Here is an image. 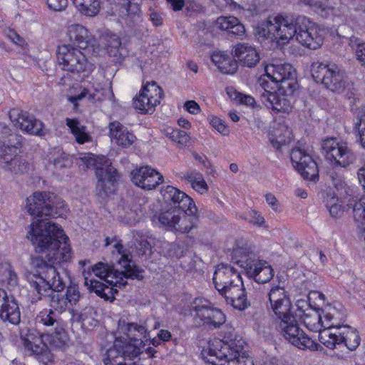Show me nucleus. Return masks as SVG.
<instances>
[{
	"label": "nucleus",
	"mask_w": 365,
	"mask_h": 365,
	"mask_svg": "<svg viewBox=\"0 0 365 365\" xmlns=\"http://www.w3.org/2000/svg\"><path fill=\"white\" fill-rule=\"evenodd\" d=\"M266 202L268 203V205L272 207V209L274 211H278L279 210V203L275 197L274 195H273L271 193H268L265 195Z\"/></svg>",
	"instance_id": "nucleus-64"
},
{
	"label": "nucleus",
	"mask_w": 365,
	"mask_h": 365,
	"mask_svg": "<svg viewBox=\"0 0 365 365\" xmlns=\"http://www.w3.org/2000/svg\"><path fill=\"white\" fill-rule=\"evenodd\" d=\"M183 179L190 182L192 187L200 194L205 193L208 190V186L202 175L195 170L185 173Z\"/></svg>",
	"instance_id": "nucleus-41"
},
{
	"label": "nucleus",
	"mask_w": 365,
	"mask_h": 365,
	"mask_svg": "<svg viewBox=\"0 0 365 365\" xmlns=\"http://www.w3.org/2000/svg\"><path fill=\"white\" fill-rule=\"evenodd\" d=\"M121 347V339H116L113 345L106 351L103 356V361L105 365H126L124 363Z\"/></svg>",
	"instance_id": "nucleus-38"
},
{
	"label": "nucleus",
	"mask_w": 365,
	"mask_h": 365,
	"mask_svg": "<svg viewBox=\"0 0 365 365\" xmlns=\"http://www.w3.org/2000/svg\"><path fill=\"white\" fill-rule=\"evenodd\" d=\"M275 41L279 44H285L294 37L296 38L298 29L297 28V17L292 19L276 16Z\"/></svg>",
	"instance_id": "nucleus-27"
},
{
	"label": "nucleus",
	"mask_w": 365,
	"mask_h": 365,
	"mask_svg": "<svg viewBox=\"0 0 365 365\" xmlns=\"http://www.w3.org/2000/svg\"><path fill=\"white\" fill-rule=\"evenodd\" d=\"M290 158L294 168L304 179L314 182L319 180L317 163L305 150L294 148L291 151Z\"/></svg>",
	"instance_id": "nucleus-19"
},
{
	"label": "nucleus",
	"mask_w": 365,
	"mask_h": 365,
	"mask_svg": "<svg viewBox=\"0 0 365 365\" xmlns=\"http://www.w3.org/2000/svg\"><path fill=\"white\" fill-rule=\"evenodd\" d=\"M220 294L225 297L227 304H230L234 308L240 311L246 309L250 305L242 279L239 283L233 284Z\"/></svg>",
	"instance_id": "nucleus-25"
},
{
	"label": "nucleus",
	"mask_w": 365,
	"mask_h": 365,
	"mask_svg": "<svg viewBox=\"0 0 365 365\" xmlns=\"http://www.w3.org/2000/svg\"><path fill=\"white\" fill-rule=\"evenodd\" d=\"M132 182L144 190H152L162 183L163 176L150 166H142L131 172Z\"/></svg>",
	"instance_id": "nucleus-23"
},
{
	"label": "nucleus",
	"mask_w": 365,
	"mask_h": 365,
	"mask_svg": "<svg viewBox=\"0 0 365 365\" xmlns=\"http://www.w3.org/2000/svg\"><path fill=\"white\" fill-rule=\"evenodd\" d=\"M137 249L139 250V255H145L151 249L150 244L146 240H142L138 242Z\"/></svg>",
	"instance_id": "nucleus-63"
},
{
	"label": "nucleus",
	"mask_w": 365,
	"mask_h": 365,
	"mask_svg": "<svg viewBox=\"0 0 365 365\" xmlns=\"http://www.w3.org/2000/svg\"><path fill=\"white\" fill-rule=\"evenodd\" d=\"M23 344L31 354L36 356L38 360L46 364L51 360V353L47 345L43 342L42 336L34 333H28L22 337Z\"/></svg>",
	"instance_id": "nucleus-26"
},
{
	"label": "nucleus",
	"mask_w": 365,
	"mask_h": 365,
	"mask_svg": "<svg viewBox=\"0 0 365 365\" xmlns=\"http://www.w3.org/2000/svg\"><path fill=\"white\" fill-rule=\"evenodd\" d=\"M9 118L16 128L30 135L43 136L46 134L43 123L27 112L12 109Z\"/></svg>",
	"instance_id": "nucleus-21"
},
{
	"label": "nucleus",
	"mask_w": 365,
	"mask_h": 365,
	"mask_svg": "<svg viewBox=\"0 0 365 365\" xmlns=\"http://www.w3.org/2000/svg\"><path fill=\"white\" fill-rule=\"evenodd\" d=\"M110 135L115 143L122 147H129L135 140V136L118 121L109 124Z\"/></svg>",
	"instance_id": "nucleus-31"
},
{
	"label": "nucleus",
	"mask_w": 365,
	"mask_h": 365,
	"mask_svg": "<svg viewBox=\"0 0 365 365\" xmlns=\"http://www.w3.org/2000/svg\"><path fill=\"white\" fill-rule=\"evenodd\" d=\"M264 70L268 78L274 79V83L279 84L281 93L284 92L285 96L294 97L299 85L295 69L291 64H271L267 66Z\"/></svg>",
	"instance_id": "nucleus-16"
},
{
	"label": "nucleus",
	"mask_w": 365,
	"mask_h": 365,
	"mask_svg": "<svg viewBox=\"0 0 365 365\" xmlns=\"http://www.w3.org/2000/svg\"><path fill=\"white\" fill-rule=\"evenodd\" d=\"M124 11L126 24L132 26L141 20L140 0H117Z\"/></svg>",
	"instance_id": "nucleus-32"
},
{
	"label": "nucleus",
	"mask_w": 365,
	"mask_h": 365,
	"mask_svg": "<svg viewBox=\"0 0 365 365\" xmlns=\"http://www.w3.org/2000/svg\"><path fill=\"white\" fill-rule=\"evenodd\" d=\"M347 206L353 209L354 218L359 229L361 237L365 241V197L358 200L357 198H350Z\"/></svg>",
	"instance_id": "nucleus-34"
},
{
	"label": "nucleus",
	"mask_w": 365,
	"mask_h": 365,
	"mask_svg": "<svg viewBox=\"0 0 365 365\" xmlns=\"http://www.w3.org/2000/svg\"><path fill=\"white\" fill-rule=\"evenodd\" d=\"M228 56L229 55L225 52H215L212 55V61L217 66L218 69H220V66Z\"/></svg>",
	"instance_id": "nucleus-59"
},
{
	"label": "nucleus",
	"mask_w": 365,
	"mask_h": 365,
	"mask_svg": "<svg viewBox=\"0 0 365 365\" xmlns=\"http://www.w3.org/2000/svg\"><path fill=\"white\" fill-rule=\"evenodd\" d=\"M311 73L317 83H322L333 92L342 93L350 86L346 73L336 65L320 62L312 64Z\"/></svg>",
	"instance_id": "nucleus-9"
},
{
	"label": "nucleus",
	"mask_w": 365,
	"mask_h": 365,
	"mask_svg": "<svg viewBox=\"0 0 365 365\" xmlns=\"http://www.w3.org/2000/svg\"><path fill=\"white\" fill-rule=\"evenodd\" d=\"M21 143L17 142L11 144V139L9 142L0 140V165L12 174H24L30 170L29 163L22 156L19 155Z\"/></svg>",
	"instance_id": "nucleus-14"
},
{
	"label": "nucleus",
	"mask_w": 365,
	"mask_h": 365,
	"mask_svg": "<svg viewBox=\"0 0 365 365\" xmlns=\"http://www.w3.org/2000/svg\"><path fill=\"white\" fill-rule=\"evenodd\" d=\"M88 168L96 170V175L98 178L96 185V195L102 200L106 199L115 190V184L118 178L117 170L111 165L108 160L103 157L94 155L83 158Z\"/></svg>",
	"instance_id": "nucleus-8"
},
{
	"label": "nucleus",
	"mask_w": 365,
	"mask_h": 365,
	"mask_svg": "<svg viewBox=\"0 0 365 365\" xmlns=\"http://www.w3.org/2000/svg\"><path fill=\"white\" fill-rule=\"evenodd\" d=\"M175 11H180L185 6L187 9L200 13L203 10L202 5L198 0H167Z\"/></svg>",
	"instance_id": "nucleus-43"
},
{
	"label": "nucleus",
	"mask_w": 365,
	"mask_h": 365,
	"mask_svg": "<svg viewBox=\"0 0 365 365\" xmlns=\"http://www.w3.org/2000/svg\"><path fill=\"white\" fill-rule=\"evenodd\" d=\"M244 341L230 339L225 341L215 338L203 349L202 357L211 365H254L252 359L244 349Z\"/></svg>",
	"instance_id": "nucleus-4"
},
{
	"label": "nucleus",
	"mask_w": 365,
	"mask_h": 365,
	"mask_svg": "<svg viewBox=\"0 0 365 365\" xmlns=\"http://www.w3.org/2000/svg\"><path fill=\"white\" fill-rule=\"evenodd\" d=\"M48 7L55 11L64 10L68 5V0H46Z\"/></svg>",
	"instance_id": "nucleus-56"
},
{
	"label": "nucleus",
	"mask_w": 365,
	"mask_h": 365,
	"mask_svg": "<svg viewBox=\"0 0 365 365\" xmlns=\"http://www.w3.org/2000/svg\"><path fill=\"white\" fill-rule=\"evenodd\" d=\"M142 344H140V342L133 341L130 339L129 341H123L121 339L122 347L120 349L122 350L124 361L126 359H133L140 355L144 348V346H141Z\"/></svg>",
	"instance_id": "nucleus-42"
},
{
	"label": "nucleus",
	"mask_w": 365,
	"mask_h": 365,
	"mask_svg": "<svg viewBox=\"0 0 365 365\" xmlns=\"http://www.w3.org/2000/svg\"><path fill=\"white\" fill-rule=\"evenodd\" d=\"M299 4L310 7L317 14L323 17L329 14L330 9L327 6V0H299Z\"/></svg>",
	"instance_id": "nucleus-44"
},
{
	"label": "nucleus",
	"mask_w": 365,
	"mask_h": 365,
	"mask_svg": "<svg viewBox=\"0 0 365 365\" xmlns=\"http://www.w3.org/2000/svg\"><path fill=\"white\" fill-rule=\"evenodd\" d=\"M27 212L36 221L31 225L28 238L31 240L38 253H48L53 250H61L68 245V237L63 230L55 223L48 221L46 217H57L66 211L63 201L53 193L36 192L26 199Z\"/></svg>",
	"instance_id": "nucleus-2"
},
{
	"label": "nucleus",
	"mask_w": 365,
	"mask_h": 365,
	"mask_svg": "<svg viewBox=\"0 0 365 365\" xmlns=\"http://www.w3.org/2000/svg\"><path fill=\"white\" fill-rule=\"evenodd\" d=\"M68 311L71 314V320L73 322H77V323L82 324L83 317L86 315V312L78 313L76 309L71 308V307L68 309Z\"/></svg>",
	"instance_id": "nucleus-62"
},
{
	"label": "nucleus",
	"mask_w": 365,
	"mask_h": 365,
	"mask_svg": "<svg viewBox=\"0 0 365 365\" xmlns=\"http://www.w3.org/2000/svg\"><path fill=\"white\" fill-rule=\"evenodd\" d=\"M276 20H277L276 16H269L267 20L258 24L255 29V35L258 38L275 41Z\"/></svg>",
	"instance_id": "nucleus-36"
},
{
	"label": "nucleus",
	"mask_w": 365,
	"mask_h": 365,
	"mask_svg": "<svg viewBox=\"0 0 365 365\" xmlns=\"http://www.w3.org/2000/svg\"><path fill=\"white\" fill-rule=\"evenodd\" d=\"M322 148L327 158L346 168L356 161V155L346 143H339L334 138L323 140Z\"/></svg>",
	"instance_id": "nucleus-18"
},
{
	"label": "nucleus",
	"mask_w": 365,
	"mask_h": 365,
	"mask_svg": "<svg viewBox=\"0 0 365 365\" xmlns=\"http://www.w3.org/2000/svg\"><path fill=\"white\" fill-rule=\"evenodd\" d=\"M71 257V248L64 244L61 250H53L45 256L31 257V264L36 273L29 272L26 279L38 295V299L48 298L52 309L62 313L79 302L81 294L77 284L67 287L65 294L60 293L66 283L57 272L56 264L68 262Z\"/></svg>",
	"instance_id": "nucleus-1"
},
{
	"label": "nucleus",
	"mask_w": 365,
	"mask_h": 365,
	"mask_svg": "<svg viewBox=\"0 0 365 365\" xmlns=\"http://www.w3.org/2000/svg\"><path fill=\"white\" fill-rule=\"evenodd\" d=\"M102 41L108 54L114 58V61H120L127 55V51L122 46L118 35L106 33L103 36Z\"/></svg>",
	"instance_id": "nucleus-30"
},
{
	"label": "nucleus",
	"mask_w": 365,
	"mask_h": 365,
	"mask_svg": "<svg viewBox=\"0 0 365 365\" xmlns=\"http://www.w3.org/2000/svg\"><path fill=\"white\" fill-rule=\"evenodd\" d=\"M184 108L191 114H197L200 111V107L195 101H187L184 104Z\"/></svg>",
	"instance_id": "nucleus-57"
},
{
	"label": "nucleus",
	"mask_w": 365,
	"mask_h": 365,
	"mask_svg": "<svg viewBox=\"0 0 365 365\" xmlns=\"http://www.w3.org/2000/svg\"><path fill=\"white\" fill-rule=\"evenodd\" d=\"M85 284L88 287V289L91 292H95L98 296L101 297V295L103 294L104 291H106V285L103 283L95 280V279H88L86 278Z\"/></svg>",
	"instance_id": "nucleus-54"
},
{
	"label": "nucleus",
	"mask_w": 365,
	"mask_h": 365,
	"mask_svg": "<svg viewBox=\"0 0 365 365\" xmlns=\"http://www.w3.org/2000/svg\"><path fill=\"white\" fill-rule=\"evenodd\" d=\"M97 320L91 317H88V313L86 312V315L83 317L81 325L83 328L90 329L95 327L97 325Z\"/></svg>",
	"instance_id": "nucleus-61"
},
{
	"label": "nucleus",
	"mask_w": 365,
	"mask_h": 365,
	"mask_svg": "<svg viewBox=\"0 0 365 365\" xmlns=\"http://www.w3.org/2000/svg\"><path fill=\"white\" fill-rule=\"evenodd\" d=\"M114 247L120 255V258L118 260V266H120V269H117L114 273V278L115 282L107 281L112 287L106 285V291L103 294L101 295V298L105 300L113 301L115 299V294L118 292V290L114 287H125L127 281L125 279H136L138 280L143 279V277L140 274L143 270L140 269L131 259L129 255H128L124 250L122 244L117 242Z\"/></svg>",
	"instance_id": "nucleus-6"
},
{
	"label": "nucleus",
	"mask_w": 365,
	"mask_h": 365,
	"mask_svg": "<svg viewBox=\"0 0 365 365\" xmlns=\"http://www.w3.org/2000/svg\"><path fill=\"white\" fill-rule=\"evenodd\" d=\"M66 124L70 128L78 143L83 144L92 140L91 136L87 132L86 126L83 125L78 119L67 118Z\"/></svg>",
	"instance_id": "nucleus-35"
},
{
	"label": "nucleus",
	"mask_w": 365,
	"mask_h": 365,
	"mask_svg": "<svg viewBox=\"0 0 365 365\" xmlns=\"http://www.w3.org/2000/svg\"><path fill=\"white\" fill-rule=\"evenodd\" d=\"M56 57L61 69L73 73H83L88 76L94 69L93 64L88 62L85 54L71 44L58 46Z\"/></svg>",
	"instance_id": "nucleus-11"
},
{
	"label": "nucleus",
	"mask_w": 365,
	"mask_h": 365,
	"mask_svg": "<svg viewBox=\"0 0 365 365\" xmlns=\"http://www.w3.org/2000/svg\"><path fill=\"white\" fill-rule=\"evenodd\" d=\"M239 8L241 9L244 14L247 16H253L254 15L257 14V7L255 4H245V6H239Z\"/></svg>",
	"instance_id": "nucleus-60"
},
{
	"label": "nucleus",
	"mask_w": 365,
	"mask_h": 365,
	"mask_svg": "<svg viewBox=\"0 0 365 365\" xmlns=\"http://www.w3.org/2000/svg\"><path fill=\"white\" fill-rule=\"evenodd\" d=\"M326 207L332 217H339L344 212L341 205L337 202V200L334 197H332L329 201L327 202Z\"/></svg>",
	"instance_id": "nucleus-51"
},
{
	"label": "nucleus",
	"mask_w": 365,
	"mask_h": 365,
	"mask_svg": "<svg viewBox=\"0 0 365 365\" xmlns=\"http://www.w3.org/2000/svg\"><path fill=\"white\" fill-rule=\"evenodd\" d=\"M141 91L145 95H148V97L150 98L149 96H156L158 98V105L160 104V100L163 97V91L162 88L157 85V83L155 81H151L147 83L141 89Z\"/></svg>",
	"instance_id": "nucleus-50"
},
{
	"label": "nucleus",
	"mask_w": 365,
	"mask_h": 365,
	"mask_svg": "<svg viewBox=\"0 0 365 365\" xmlns=\"http://www.w3.org/2000/svg\"><path fill=\"white\" fill-rule=\"evenodd\" d=\"M163 199L171 202V207L155 212L153 222L167 231L188 233L198 222L197 209L192 199L175 187L161 188Z\"/></svg>",
	"instance_id": "nucleus-3"
},
{
	"label": "nucleus",
	"mask_w": 365,
	"mask_h": 365,
	"mask_svg": "<svg viewBox=\"0 0 365 365\" xmlns=\"http://www.w3.org/2000/svg\"><path fill=\"white\" fill-rule=\"evenodd\" d=\"M297 28L296 40L303 46L315 50L322 45L324 37L322 30L309 19L305 16H297Z\"/></svg>",
	"instance_id": "nucleus-17"
},
{
	"label": "nucleus",
	"mask_w": 365,
	"mask_h": 365,
	"mask_svg": "<svg viewBox=\"0 0 365 365\" xmlns=\"http://www.w3.org/2000/svg\"><path fill=\"white\" fill-rule=\"evenodd\" d=\"M353 129L359 135L361 146L365 148V109L358 112Z\"/></svg>",
	"instance_id": "nucleus-45"
},
{
	"label": "nucleus",
	"mask_w": 365,
	"mask_h": 365,
	"mask_svg": "<svg viewBox=\"0 0 365 365\" xmlns=\"http://www.w3.org/2000/svg\"><path fill=\"white\" fill-rule=\"evenodd\" d=\"M269 306L276 317L277 322L292 315V304L287 292L284 287L274 286L268 293Z\"/></svg>",
	"instance_id": "nucleus-20"
},
{
	"label": "nucleus",
	"mask_w": 365,
	"mask_h": 365,
	"mask_svg": "<svg viewBox=\"0 0 365 365\" xmlns=\"http://www.w3.org/2000/svg\"><path fill=\"white\" fill-rule=\"evenodd\" d=\"M57 319L58 316L52 309H43L40 312L36 317L39 322L47 327H52L57 324Z\"/></svg>",
	"instance_id": "nucleus-48"
},
{
	"label": "nucleus",
	"mask_w": 365,
	"mask_h": 365,
	"mask_svg": "<svg viewBox=\"0 0 365 365\" xmlns=\"http://www.w3.org/2000/svg\"><path fill=\"white\" fill-rule=\"evenodd\" d=\"M116 268H115L114 266L113 268H110L108 265L103 262H98L93 267V272L96 276L101 279L106 278L112 274L114 276L115 270L120 268V266H118V263L116 264Z\"/></svg>",
	"instance_id": "nucleus-49"
},
{
	"label": "nucleus",
	"mask_w": 365,
	"mask_h": 365,
	"mask_svg": "<svg viewBox=\"0 0 365 365\" xmlns=\"http://www.w3.org/2000/svg\"><path fill=\"white\" fill-rule=\"evenodd\" d=\"M50 161L56 168H63L67 166L68 156L59 148H56L50 153Z\"/></svg>",
	"instance_id": "nucleus-47"
},
{
	"label": "nucleus",
	"mask_w": 365,
	"mask_h": 365,
	"mask_svg": "<svg viewBox=\"0 0 365 365\" xmlns=\"http://www.w3.org/2000/svg\"><path fill=\"white\" fill-rule=\"evenodd\" d=\"M259 84L263 92L260 95L262 103L277 113H289L292 107L294 97L285 96L280 92L279 83H274L272 78H268L265 73L259 79Z\"/></svg>",
	"instance_id": "nucleus-10"
},
{
	"label": "nucleus",
	"mask_w": 365,
	"mask_h": 365,
	"mask_svg": "<svg viewBox=\"0 0 365 365\" xmlns=\"http://www.w3.org/2000/svg\"><path fill=\"white\" fill-rule=\"evenodd\" d=\"M78 11L87 16L97 15L101 9V0H71Z\"/></svg>",
	"instance_id": "nucleus-40"
},
{
	"label": "nucleus",
	"mask_w": 365,
	"mask_h": 365,
	"mask_svg": "<svg viewBox=\"0 0 365 365\" xmlns=\"http://www.w3.org/2000/svg\"><path fill=\"white\" fill-rule=\"evenodd\" d=\"M166 135L173 141L178 143L179 148H183L190 140V136L185 131L178 129L168 128Z\"/></svg>",
	"instance_id": "nucleus-46"
},
{
	"label": "nucleus",
	"mask_w": 365,
	"mask_h": 365,
	"mask_svg": "<svg viewBox=\"0 0 365 365\" xmlns=\"http://www.w3.org/2000/svg\"><path fill=\"white\" fill-rule=\"evenodd\" d=\"M357 60L365 67V42L359 43L356 50Z\"/></svg>",
	"instance_id": "nucleus-58"
},
{
	"label": "nucleus",
	"mask_w": 365,
	"mask_h": 365,
	"mask_svg": "<svg viewBox=\"0 0 365 365\" xmlns=\"http://www.w3.org/2000/svg\"><path fill=\"white\" fill-rule=\"evenodd\" d=\"M119 330L125 334L130 340L143 344L148 341V331L146 321H140V323L128 322L119 320Z\"/></svg>",
	"instance_id": "nucleus-28"
},
{
	"label": "nucleus",
	"mask_w": 365,
	"mask_h": 365,
	"mask_svg": "<svg viewBox=\"0 0 365 365\" xmlns=\"http://www.w3.org/2000/svg\"><path fill=\"white\" fill-rule=\"evenodd\" d=\"M237 63L235 60L228 56L220 66V71L225 74H233L237 70Z\"/></svg>",
	"instance_id": "nucleus-52"
},
{
	"label": "nucleus",
	"mask_w": 365,
	"mask_h": 365,
	"mask_svg": "<svg viewBox=\"0 0 365 365\" xmlns=\"http://www.w3.org/2000/svg\"><path fill=\"white\" fill-rule=\"evenodd\" d=\"M190 312L197 327L217 329L226 321L224 313L204 298H195L190 305Z\"/></svg>",
	"instance_id": "nucleus-13"
},
{
	"label": "nucleus",
	"mask_w": 365,
	"mask_h": 365,
	"mask_svg": "<svg viewBox=\"0 0 365 365\" xmlns=\"http://www.w3.org/2000/svg\"><path fill=\"white\" fill-rule=\"evenodd\" d=\"M212 126L223 135H226L229 133V129L225 124V122L215 116H212L210 121Z\"/></svg>",
	"instance_id": "nucleus-55"
},
{
	"label": "nucleus",
	"mask_w": 365,
	"mask_h": 365,
	"mask_svg": "<svg viewBox=\"0 0 365 365\" xmlns=\"http://www.w3.org/2000/svg\"><path fill=\"white\" fill-rule=\"evenodd\" d=\"M227 93L230 96L231 98L237 100L242 104L249 106H254L255 104V100L251 96L240 93L236 91H227Z\"/></svg>",
	"instance_id": "nucleus-53"
},
{
	"label": "nucleus",
	"mask_w": 365,
	"mask_h": 365,
	"mask_svg": "<svg viewBox=\"0 0 365 365\" xmlns=\"http://www.w3.org/2000/svg\"><path fill=\"white\" fill-rule=\"evenodd\" d=\"M299 317L303 319L304 325L312 331L319 330L323 326L322 314L324 311L312 309L305 300H298L296 303Z\"/></svg>",
	"instance_id": "nucleus-24"
},
{
	"label": "nucleus",
	"mask_w": 365,
	"mask_h": 365,
	"mask_svg": "<svg viewBox=\"0 0 365 365\" xmlns=\"http://www.w3.org/2000/svg\"><path fill=\"white\" fill-rule=\"evenodd\" d=\"M87 30L81 25H72L68 29V37L73 43L72 46L79 48H85L87 44Z\"/></svg>",
	"instance_id": "nucleus-39"
},
{
	"label": "nucleus",
	"mask_w": 365,
	"mask_h": 365,
	"mask_svg": "<svg viewBox=\"0 0 365 365\" xmlns=\"http://www.w3.org/2000/svg\"><path fill=\"white\" fill-rule=\"evenodd\" d=\"M145 95L140 91L133 102V106L135 110L142 113H153L155 106L158 105V98Z\"/></svg>",
	"instance_id": "nucleus-37"
},
{
	"label": "nucleus",
	"mask_w": 365,
	"mask_h": 365,
	"mask_svg": "<svg viewBox=\"0 0 365 365\" xmlns=\"http://www.w3.org/2000/svg\"><path fill=\"white\" fill-rule=\"evenodd\" d=\"M241 279L240 272L233 266L220 263L216 267L212 281L215 289L220 293L233 284L239 283Z\"/></svg>",
	"instance_id": "nucleus-22"
},
{
	"label": "nucleus",
	"mask_w": 365,
	"mask_h": 365,
	"mask_svg": "<svg viewBox=\"0 0 365 365\" xmlns=\"http://www.w3.org/2000/svg\"><path fill=\"white\" fill-rule=\"evenodd\" d=\"M234 56L244 66L255 67L259 62V56L255 48L248 43H237L235 46Z\"/></svg>",
	"instance_id": "nucleus-29"
},
{
	"label": "nucleus",
	"mask_w": 365,
	"mask_h": 365,
	"mask_svg": "<svg viewBox=\"0 0 365 365\" xmlns=\"http://www.w3.org/2000/svg\"><path fill=\"white\" fill-rule=\"evenodd\" d=\"M232 259L250 278L257 283H266L273 277V269L267 262L259 259L253 252L237 247L232 252Z\"/></svg>",
	"instance_id": "nucleus-7"
},
{
	"label": "nucleus",
	"mask_w": 365,
	"mask_h": 365,
	"mask_svg": "<svg viewBox=\"0 0 365 365\" xmlns=\"http://www.w3.org/2000/svg\"><path fill=\"white\" fill-rule=\"evenodd\" d=\"M18 284L17 274L10 264L0 266V318L2 322L18 324L21 321V312L16 300L9 296L4 289H13Z\"/></svg>",
	"instance_id": "nucleus-5"
},
{
	"label": "nucleus",
	"mask_w": 365,
	"mask_h": 365,
	"mask_svg": "<svg viewBox=\"0 0 365 365\" xmlns=\"http://www.w3.org/2000/svg\"><path fill=\"white\" fill-rule=\"evenodd\" d=\"M276 329L287 341L299 349L312 351L322 349L320 344L313 341L300 328L294 314L277 322Z\"/></svg>",
	"instance_id": "nucleus-12"
},
{
	"label": "nucleus",
	"mask_w": 365,
	"mask_h": 365,
	"mask_svg": "<svg viewBox=\"0 0 365 365\" xmlns=\"http://www.w3.org/2000/svg\"><path fill=\"white\" fill-rule=\"evenodd\" d=\"M319 340L328 349H334L344 344L350 351L356 350L361 342L358 331L350 326H344L343 330L335 332L329 329L321 331Z\"/></svg>",
	"instance_id": "nucleus-15"
},
{
	"label": "nucleus",
	"mask_w": 365,
	"mask_h": 365,
	"mask_svg": "<svg viewBox=\"0 0 365 365\" xmlns=\"http://www.w3.org/2000/svg\"><path fill=\"white\" fill-rule=\"evenodd\" d=\"M215 26L234 36H242L245 34V26L237 18L232 16L218 17L215 21Z\"/></svg>",
	"instance_id": "nucleus-33"
}]
</instances>
